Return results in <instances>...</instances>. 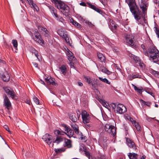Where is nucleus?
<instances>
[{"label": "nucleus", "mask_w": 159, "mask_h": 159, "mask_svg": "<svg viewBox=\"0 0 159 159\" xmlns=\"http://www.w3.org/2000/svg\"><path fill=\"white\" fill-rule=\"evenodd\" d=\"M128 4L130 11L133 14L134 18L138 21L143 17V15L140 11L139 10L137 6L136 5L134 0H125Z\"/></svg>", "instance_id": "f257e3e1"}, {"label": "nucleus", "mask_w": 159, "mask_h": 159, "mask_svg": "<svg viewBox=\"0 0 159 159\" xmlns=\"http://www.w3.org/2000/svg\"><path fill=\"white\" fill-rule=\"evenodd\" d=\"M53 0L57 8L59 9H61L65 15H67L69 12V7L59 0Z\"/></svg>", "instance_id": "f03ea898"}, {"label": "nucleus", "mask_w": 159, "mask_h": 159, "mask_svg": "<svg viewBox=\"0 0 159 159\" xmlns=\"http://www.w3.org/2000/svg\"><path fill=\"white\" fill-rule=\"evenodd\" d=\"M33 32H30V34L31 36L36 42L38 43L41 45L43 43V40L41 38L40 34L38 31L36 30L33 31Z\"/></svg>", "instance_id": "7ed1b4c3"}, {"label": "nucleus", "mask_w": 159, "mask_h": 159, "mask_svg": "<svg viewBox=\"0 0 159 159\" xmlns=\"http://www.w3.org/2000/svg\"><path fill=\"white\" fill-rule=\"evenodd\" d=\"M85 81L89 84L92 85L93 87L96 89L99 84V81L97 79H94L92 80L89 76H84Z\"/></svg>", "instance_id": "20e7f679"}, {"label": "nucleus", "mask_w": 159, "mask_h": 159, "mask_svg": "<svg viewBox=\"0 0 159 159\" xmlns=\"http://www.w3.org/2000/svg\"><path fill=\"white\" fill-rule=\"evenodd\" d=\"M42 139L49 145L50 147H53V144L52 143V142H53V137L51 135L46 134L43 136Z\"/></svg>", "instance_id": "39448f33"}, {"label": "nucleus", "mask_w": 159, "mask_h": 159, "mask_svg": "<svg viewBox=\"0 0 159 159\" xmlns=\"http://www.w3.org/2000/svg\"><path fill=\"white\" fill-rule=\"evenodd\" d=\"M125 41L132 46H134L135 45L134 42V37L131 34H126L125 37Z\"/></svg>", "instance_id": "423d86ee"}, {"label": "nucleus", "mask_w": 159, "mask_h": 159, "mask_svg": "<svg viewBox=\"0 0 159 159\" xmlns=\"http://www.w3.org/2000/svg\"><path fill=\"white\" fill-rule=\"evenodd\" d=\"M4 89L9 98H11L13 99H16V95L15 92L9 87L4 88Z\"/></svg>", "instance_id": "0eeeda50"}, {"label": "nucleus", "mask_w": 159, "mask_h": 159, "mask_svg": "<svg viewBox=\"0 0 159 159\" xmlns=\"http://www.w3.org/2000/svg\"><path fill=\"white\" fill-rule=\"evenodd\" d=\"M81 116L84 123H88L90 122V118L89 115L85 110L82 111Z\"/></svg>", "instance_id": "6e6552de"}, {"label": "nucleus", "mask_w": 159, "mask_h": 159, "mask_svg": "<svg viewBox=\"0 0 159 159\" xmlns=\"http://www.w3.org/2000/svg\"><path fill=\"white\" fill-rule=\"evenodd\" d=\"M148 0H141V3L140 4V8L142 11L143 14L144 16L146 13V11L147 9V7L148 6V4L147 1Z\"/></svg>", "instance_id": "1a4fd4ad"}, {"label": "nucleus", "mask_w": 159, "mask_h": 159, "mask_svg": "<svg viewBox=\"0 0 159 159\" xmlns=\"http://www.w3.org/2000/svg\"><path fill=\"white\" fill-rule=\"evenodd\" d=\"M126 111V108L125 106L121 104H119L117 106L116 111L117 113L122 114Z\"/></svg>", "instance_id": "9d476101"}, {"label": "nucleus", "mask_w": 159, "mask_h": 159, "mask_svg": "<svg viewBox=\"0 0 159 159\" xmlns=\"http://www.w3.org/2000/svg\"><path fill=\"white\" fill-rule=\"evenodd\" d=\"M3 105L8 110H9L11 107V103L6 95L3 96Z\"/></svg>", "instance_id": "9b49d317"}, {"label": "nucleus", "mask_w": 159, "mask_h": 159, "mask_svg": "<svg viewBox=\"0 0 159 159\" xmlns=\"http://www.w3.org/2000/svg\"><path fill=\"white\" fill-rule=\"evenodd\" d=\"M87 4L88 5V7H89L93 10L99 14L102 15V16H104V13L102 11L100 8H98L95 5L92 4L89 2H87Z\"/></svg>", "instance_id": "f8f14e48"}, {"label": "nucleus", "mask_w": 159, "mask_h": 159, "mask_svg": "<svg viewBox=\"0 0 159 159\" xmlns=\"http://www.w3.org/2000/svg\"><path fill=\"white\" fill-rule=\"evenodd\" d=\"M149 60L154 62H156L159 61V52H156L155 53H152L149 55Z\"/></svg>", "instance_id": "ddd939ff"}, {"label": "nucleus", "mask_w": 159, "mask_h": 159, "mask_svg": "<svg viewBox=\"0 0 159 159\" xmlns=\"http://www.w3.org/2000/svg\"><path fill=\"white\" fill-rule=\"evenodd\" d=\"M126 143L128 147L134 150H135L137 149L133 141L128 138H126Z\"/></svg>", "instance_id": "4468645a"}, {"label": "nucleus", "mask_w": 159, "mask_h": 159, "mask_svg": "<svg viewBox=\"0 0 159 159\" xmlns=\"http://www.w3.org/2000/svg\"><path fill=\"white\" fill-rule=\"evenodd\" d=\"M38 28L39 31L41 32L45 37H48L49 35V32L46 28L41 26H39Z\"/></svg>", "instance_id": "2eb2a0df"}, {"label": "nucleus", "mask_w": 159, "mask_h": 159, "mask_svg": "<svg viewBox=\"0 0 159 159\" xmlns=\"http://www.w3.org/2000/svg\"><path fill=\"white\" fill-rule=\"evenodd\" d=\"M45 80L48 84L56 86L58 85L57 83L55 82V79L50 76L48 77L47 78H45Z\"/></svg>", "instance_id": "dca6fc26"}, {"label": "nucleus", "mask_w": 159, "mask_h": 159, "mask_svg": "<svg viewBox=\"0 0 159 159\" xmlns=\"http://www.w3.org/2000/svg\"><path fill=\"white\" fill-rule=\"evenodd\" d=\"M64 130L66 132V134L69 138H70L74 134L73 131L70 129L66 125H64Z\"/></svg>", "instance_id": "f3484780"}, {"label": "nucleus", "mask_w": 159, "mask_h": 159, "mask_svg": "<svg viewBox=\"0 0 159 159\" xmlns=\"http://www.w3.org/2000/svg\"><path fill=\"white\" fill-rule=\"evenodd\" d=\"M66 55L68 57V59L69 61H72L75 60V58L73 55V53L68 49Z\"/></svg>", "instance_id": "a211bd4d"}, {"label": "nucleus", "mask_w": 159, "mask_h": 159, "mask_svg": "<svg viewBox=\"0 0 159 159\" xmlns=\"http://www.w3.org/2000/svg\"><path fill=\"white\" fill-rule=\"evenodd\" d=\"M65 138L62 136L58 135L57 136L56 139L53 141V143L58 144L63 141Z\"/></svg>", "instance_id": "6ab92c4d"}, {"label": "nucleus", "mask_w": 159, "mask_h": 159, "mask_svg": "<svg viewBox=\"0 0 159 159\" xmlns=\"http://www.w3.org/2000/svg\"><path fill=\"white\" fill-rule=\"evenodd\" d=\"M107 132L113 136H114L116 134V129L113 125L111 126V127Z\"/></svg>", "instance_id": "aec40b11"}, {"label": "nucleus", "mask_w": 159, "mask_h": 159, "mask_svg": "<svg viewBox=\"0 0 159 159\" xmlns=\"http://www.w3.org/2000/svg\"><path fill=\"white\" fill-rule=\"evenodd\" d=\"M59 69L62 74L65 75L67 72V66L66 65H62L59 67Z\"/></svg>", "instance_id": "412c9836"}, {"label": "nucleus", "mask_w": 159, "mask_h": 159, "mask_svg": "<svg viewBox=\"0 0 159 159\" xmlns=\"http://www.w3.org/2000/svg\"><path fill=\"white\" fill-rule=\"evenodd\" d=\"M148 51L149 53V55L152 54V53H155L156 52H158V51L153 46L149 47L148 50Z\"/></svg>", "instance_id": "4be33fe9"}, {"label": "nucleus", "mask_w": 159, "mask_h": 159, "mask_svg": "<svg viewBox=\"0 0 159 159\" xmlns=\"http://www.w3.org/2000/svg\"><path fill=\"white\" fill-rule=\"evenodd\" d=\"M148 51L149 53V55L152 54V53H155L156 52H158V51L153 46L149 47L148 50Z\"/></svg>", "instance_id": "5701e85b"}, {"label": "nucleus", "mask_w": 159, "mask_h": 159, "mask_svg": "<svg viewBox=\"0 0 159 159\" xmlns=\"http://www.w3.org/2000/svg\"><path fill=\"white\" fill-rule=\"evenodd\" d=\"M58 33L59 34L65 39L67 43L69 42V37L66 34L64 33V32L62 31L60 32V31L58 32Z\"/></svg>", "instance_id": "b1692460"}, {"label": "nucleus", "mask_w": 159, "mask_h": 159, "mask_svg": "<svg viewBox=\"0 0 159 159\" xmlns=\"http://www.w3.org/2000/svg\"><path fill=\"white\" fill-rule=\"evenodd\" d=\"M109 27L111 30L116 29L117 26V25L115 24L114 21L112 20H110V25H109Z\"/></svg>", "instance_id": "393cba45"}, {"label": "nucleus", "mask_w": 159, "mask_h": 159, "mask_svg": "<svg viewBox=\"0 0 159 159\" xmlns=\"http://www.w3.org/2000/svg\"><path fill=\"white\" fill-rule=\"evenodd\" d=\"M2 78L5 81H8L9 80L10 76L7 72H5L2 76Z\"/></svg>", "instance_id": "a878e982"}, {"label": "nucleus", "mask_w": 159, "mask_h": 159, "mask_svg": "<svg viewBox=\"0 0 159 159\" xmlns=\"http://www.w3.org/2000/svg\"><path fill=\"white\" fill-rule=\"evenodd\" d=\"M51 13L55 16L57 17V10L52 6H49L48 7Z\"/></svg>", "instance_id": "bb28decb"}, {"label": "nucleus", "mask_w": 159, "mask_h": 159, "mask_svg": "<svg viewBox=\"0 0 159 159\" xmlns=\"http://www.w3.org/2000/svg\"><path fill=\"white\" fill-rule=\"evenodd\" d=\"M129 56L130 57L131 59H133L134 61L136 63H139L141 61L139 59V57L135 56L134 55L129 53Z\"/></svg>", "instance_id": "cd10ccee"}, {"label": "nucleus", "mask_w": 159, "mask_h": 159, "mask_svg": "<svg viewBox=\"0 0 159 159\" xmlns=\"http://www.w3.org/2000/svg\"><path fill=\"white\" fill-rule=\"evenodd\" d=\"M128 156L130 159H138V155L134 153H129Z\"/></svg>", "instance_id": "c85d7f7f"}, {"label": "nucleus", "mask_w": 159, "mask_h": 159, "mask_svg": "<svg viewBox=\"0 0 159 159\" xmlns=\"http://www.w3.org/2000/svg\"><path fill=\"white\" fill-rule=\"evenodd\" d=\"M76 116V114L73 113H70L69 115V119L74 122H75L77 121V119Z\"/></svg>", "instance_id": "c756f323"}, {"label": "nucleus", "mask_w": 159, "mask_h": 159, "mask_svg": "<svg viewBox=\"0 0 159 159\" xmlns=\"http://www.w3.org/2000/svg\"><path fill=\"white\" fill-rule=\"evenodd\" d=\"M27 1L30 5H32V7L34 8V10L37 11H38V7L36 4L34 3L32 0H27Z\"/></svg>", "instance_id": "7c9ffc66"}, {"label": "nucleus", "mask_w": 159, "mask_h": 159, "mask_svg": "<svg viewBox=\"0 0 159 159\" xmlns=\"http://www.w3.org/2000/svg\"><path fill=\"white\" fill-rule=\"evenodd\" d=\"M98 100L103 106L107 109H109V105L105 101L100 98Z\"/></svg>", "instance_id": "2f4dec72"}, {"label": "nucleus", "mask_w": 159, "mask_h": 159, "mask_svg": "<svg viewBox=\"0 0 159 159\" xmlns=\"http://www.w3.org/2000/svg\"><path fill=\"white\" fill-rule=\"evenodd\" d=\"M64 146L67 147L68 148H70L71 147V141L70 140L67 139H65Z\"/></svg>", "instance_id": "473e14b6"}, {"label": "nucleus", "mask_w": 159, "mask_h": 159, "mask_svg": "<svg viewBox=\"0 0 159 159\" xmlns=\"http://www.w3.org/2000/svg\"><path fill=\"white\" fill-rule=\"evenodd\" d=\"M100 70L102 72L106 73L107 75L111 74V72L108 70L107 69L103 66H102L100 67Z\"/></svg>", "instance_id": "72a5a7b5"}, {"label": "nucleus", "mask_w": 159, "mask_h": 159, "mask_svg": "<svg viewBox=\"0 0 159 159\" xmlns=\"http://www.w3.org/2000/svg\"><path fill=\"white\" fill-rule=\"evenodd\" d=\"M132 123L134 125L138 131H140L141 129V127L140 125L138 123L136 122L135 120H133L132 121Z\"/></svg>", "instance_id": "f704fd0d"}, {"label": "nucleus", "mask_w": 159, "mask_h": 159, "mask_svg": "<svg viewBox=\"0 0 159 159\" xmlns=\"http://www.w3.org/2000/svg\"><path fill=\"white\" fill-rule=\"evenodd\" d=\"M71 127L74 129L75 132L77 134H78L79 133V128L77 125L75 124H71Z\"/></svg>", "instance_id": "c9c22d12"}, {"label": "nucleus", "mask_w": 159, "mask_h": 159, "mask_svg": "<svg viewBox=\"0 0 159 159\" xmlns=\"http://www.w3.org/2000/svg\"><path fill=\"white\" fill-rule=\"evenodd\" d=\"M98 57L99 60L102 62L104 61L105 60V57L102 53H98Z\"/></svg>", "instance_id": "e433bc0d"}, {"label": "nucleus", "mask_w": 159, "mask_h": 159, "mask_svg": "<svg viewBox=\"0 0 159 159\" xmlns=\"http://www.w3.org/2000/svg\"><path fill=\"white\" fill-rule=\"evenodd\" d=\"M54 133L55 134L58 135H63L66 134V132L63 131H60L58 130H56L54 131Z\"/></svg>", "instance_id": "4c0bfd02"}, {"label": "nucleus", "mask_w": 159, "mask_h": 159, "mask_svg": "<svg viewBox=\"0 0 159 159\" xmlns=\"http://www.w3.org/2000/svg\"><path fill=\"white\" fill-rule=\"evenodd\" d=\"M133 86H134V89L135 91H137L140 93H142V92L143 91V89L142 87L138 88L134 85H133Z\"/></svg>", "instance_id": "58836bf2"}, {"label": "nucleus", "mask_w": 159, "mask_h": 159, "mask_svg": "<svg viewBox=\"0 0 159 159\" xmlns=\"http://www.w3.org/2000/svg\"><path fill=\"white\" fill-rule=\"evenodd\" d=\"M138 64V65L139 66V68L140 69L143 70L145 68V66L142 61H141Z\"/></svg>", "instance_id": "ea45409f"}, {"label": "nucleus", "mask_w": 159, "mask_h": 159, "mask_svg": "<svg viewBox=\"0 0 159 159\" xmlns=\"http://www.w3.org/2000/svg\"><path fill=\"white\" fill-rule=\"evenodd\" d=\"M11 43L13 46L16 50L17 49L18 43L16 40L13 39L12 40Z\"/></svg>", "instance_id": "a19ab883"}, {"label": "nucleus", "mask_w": 159, "mask_h": 159, "mask_svg": "<svg viewBox=\"0 0 159 159\" xmlns=\"http://www.w3.org/2000/svg\"><path fill=\"white\" fill-rule=\"evenodd\" d=\"M99 79L101 81L105 83L108 84H111L110 82H109L107 79L106 78H102L101 77H99Z\"/></svg>", "instance_id": "79ce46f5"}, {"label": "nucleus", "mask_w": 159, "mask_h": 159, "mask_svg": "<svg viewBox=\"0 0 159 159\" xmlns=\"http://www.w3.org/2000/svg\"><path fill=\"white\" fill-rule=\"evenodd\" d=\"M55 17L56 18L57 20L63 23L64 20L60 16H59L58 15H57V17Z\"/></svg>", "instance_id": "37998d69"}, {"label": "nucleus", "mask_w": 159, "mask_h": 159, "mask_svg": "<svg viewBox=\"0 0 159 159\" xmlns=\"http://www.w3.org/2000/svg\"><path fill=\"white\" fill-rule=\"evenodd\" d=\"M152 74L155 77L159 78V72L154 70L152 71Z\"/></svg>", "instance_id": "c03bdc74"}, {"label": "nucleus", "mask_w": 159, "mask_h": 159, "mask_svg": "<svg viewBox=\"0 0 159 159\" xmlns=\"http://www.w3.org/2000/svg\"><path fill=\"white\" fill-rule=\"evenodd\" d=\"M111 126H112V125H110L109 124H106L104 126V129L105 131L107 132L111 127Z\"/></svg>", "instance_id": "a18cd8bd"}, {"label": "nucleus", "mask_w": 159, "mask_h": 159, "mask_svg": "<svg viewBox=\"0 0 159 159\" xmlns=\"http://www.w3.org/2000/svg\"><path fill=\"white\" fill-rule=\"evenodd\" d=\"M140 76L138 74H136L135 75H133L132 77L131 76L129 78V80H132L133 79H135L136 78H140Z\"/></svg>", "instance_id": "49530a36"}, {"label": "nucleus", "mask_w": 159, "mask_h": 159, "mask_svg": "<svg viewBox=\"0 0 159 159\" xmlns=\"http://www.w3.org/2000/svg\"><path fill=\"white\" fill-rule=\"evenodd\" d=\"M33 99L34 102L36 103V104H39V100L37 97H34Z\"/></svg>", "instance_id": "de8ad7c7"}, {"label": "nucleus", "mask_w": 159, "mask_h": 159, "mask_svg": "<svg viewBox=\"0 0 159 159\" xmlns=\"http://www.w3.org/2000/svg\"><path fill=\"white\" fill-rule=\"evenodd\" d=\"M54 150L57 153L61 152H64L65 151L64 150L61 148L55 149Z\"/></svg>", "instance_id": "09e8293b"}, {"label": "nucleus", "mask_w": 159, "mask_h": 159, "mask_svg": "<svg viewBox=\"0 0 159 159\" xmlns=\"http://www.w3.org/2000/svg\"><path fill=\"white\" fill-rule=\"evenodd\" d=\"M111 75L110 76V77L111 79H114L116 78V75L114 73H111Z\"/></svg>", "instance_id": "8fccbe9b"}, {"label": "nucleus", "mask_w": 159, "mask_h": 159, "mask_svg": "<svg viewBox=\"0 0 159 159\" xmlns=\"http://www.w3.org/2000/svg\"><path fill=\"white\" fill-rule=\"evenodd\" d=\"M85 154L86 157H88L89 159H90V154L89 152L85 151Z\"/></svg>", "instance_id": "3c124183"}, {"label": "nucleus", "mask_w": 159, "mask_h": 159, "mask_svg": "<svg viewBox=\"0 0 159 159\" xmlns=\"http://www.w3.org/2000/svg\"><path fill=\"white\" fill-rule=\"evenodd\" d=\"M155 31L156 34L157 35L158 37L159 38V30L158 29L157 27H155Z\"/></svg>", "instance_id": "603ef678"}, {"label": "nucleus", "mask_w": 159, "mask_h": 159, "mask_svg": "<svg viewBox=\"0 0 159 159\" xmlns=\"http://www.w3.org/2000/svg\"><path fill=\"white\" fill-rule=\"evenodd\" d=\"M35 56L37 57V58L38 60L39 61H40L41 60V58H40V57H39V55L38 54V52H36L34 53Z\"/></svg>", "instance_id": "864d4df0"}, {"label": "nucleus", "mask_w": 159, "mask_h": 159, "mask_svg": "<svg viewBox=\"0 0 159 159\" xmlns=\"http://www.w3.org/2000/svg\"><path fill=\"white\" fill-rule=\"evenodd\" d=\"M70 22L74 25H76V24L77 23V22L76 21H75L73 19H71L70 20Z\"/></svg>", "instance_id": "5fc2aeb1"}, {"label": "nucleus", "mask_w": 159, "mask_h": 159, "mask_svg": "<svg viewBox=\"0 0 159 159\" xmlns=\"http://www.w3.org/2000/svg\"><path fill=\"white\" fill-rule=\"evenodd\" d=\"M111 106L112 108L114 109L116 107L117 108V106L116 104L114 103H112L111 104Z\"/></svg>", "instance_id": "6e6d98bb"}, {"label": "nucleus", "mask_w": 159, "mask_h": 159, "mask_svg": "<svg viewBox=\"0 0 159 159\" xmlns=\"http://www.w3.org/2000/svg\"><path fill=\"white\" fill-rule=\"evenodd\" d=\"M146 91L148 94H150L153 96H154L153 93L151 91H149L148 90H146Z\"/></svg>", "instance_id": "4d7b16f0"}, {"label": "nucleus", "mask_w": 159, "mask_h": 159, "mask_svg": "<svg viewBox=\"0 0 159 159\" xmlns=\"http://www.w3.org/2000/svg\"><path fill=\"white\" fill-rule=\"evenodd\" d=\"M72 61H70V62L69 63V65H70V67H71V68L74 67V66L73 65V64H74L73 63Z\"/></svg>", "instance_id": "13d9d810"}, {"label": "nucleus", "mask_w": 159, "mask_h": 159, "mask_svg": "<svg viewBox=\"0 0 159 159\" xmlns=\"http://www.w3.org/2000/svg\"><path fill=\"white\" fill-rule=\"evenodd\" d=\"M143 104H145L147 105L148 106H150V103L149 102H145L143 101Z\"/></svg>", "instance_id": "bf43d9fd"}, {"label": "nucleus", "mask_w": 159, "mask_h": 159, "mask_svg": "<svg viewBox=\"0 0 159 159\" xmlns=\"http://www.w3.org/2000/svg\"><path fill=\"white\" fill-rule=\"evenodd\" d=\"M80 4L82 6H86V4L85 3H84V2H80Z\"/></svg>", "instance_id": "052dcab7"}, {"label": "nucleus", "mask_w": 159, "mask_h": 159, "mask_svg": "<svg viewBox=\"0 0 159 159\" xmlns=\"http://www.w3.org/2000/svg\"><path fill=\"white\" fill-rule=\"evenodd\" d=\"M78 84L79 86H81V87L83 86V83L82 82H80V81H78Z\"/></svg>", "instance_id": "680f3d73"}, {"label": "nucleus", "mask_w": 159, "mask_h": 159, "mask_svg": "<svg viewBox=\"0 0 159 159\" xmlns=\"http://www.w3.org/2000/svg\"><path fill=\"white\" fill-rule=\"evenodd\" d=\"M75 26H76L78 28H80V27L81 25L80 24L77 22L76 24V25H75Z\"/></svg>", "instance_id": "e2e57ef3"}, {"label": "nucleus", "mask_w": 159, "mask_h": 159, "mask_svg": "<svg viewBox=\"0 0 159 159\" xmlns=\"http://www.w3.org/2000/svg\"><path fill=\"white\" fill-rule=\"evenodd\" d=\"M35 50V49L34 48L32 47H31L30 49V51L32 52L34 51Z\"/></svg>", "instance_id": "0e129e2a"}, {"label": "nucleus", "mask_w": 159, "mask_h": 159, "mask_svg": "<svg viewBox=\"0 0 159 159\" xmlns=\"http://www.w3.org/2000/svg\"><path fill=\"white\" fill-rule=\"evenodd\" d=\"M4 128L6 129L7 130L9 131V128L8 127L7 125H5L4 126Z\"/></svg>", "instance_id": "69168bd1"}, {"label": "nucleus", "mask_w": 159, "mask_h": 159, "mask_svg": "<svg viewBox=\"0 0 159 159\" xmlns=\"http://www.w3.org/2000/svg\"><path fill=\"white\" fill-rule=\"evenodd\" d=\"M154 2L156 4H159V0H154Z\"/></svg>", "instance_id": "338daca9"}, {"label": "nucleus", "mask_w": 159, "mask_h": 159, "mask_svg": "<svg viewBox=\"0 0 159 159\" xmlns=\"http://www.w3.org/2000/svg\"><path fill=\"white\" fill-rule=\"evenodd\" d=\"M33 65L35 67H38V64L36 62H33Z\"/></svg>", "instance_id": "774afa93"}]
</instances>
